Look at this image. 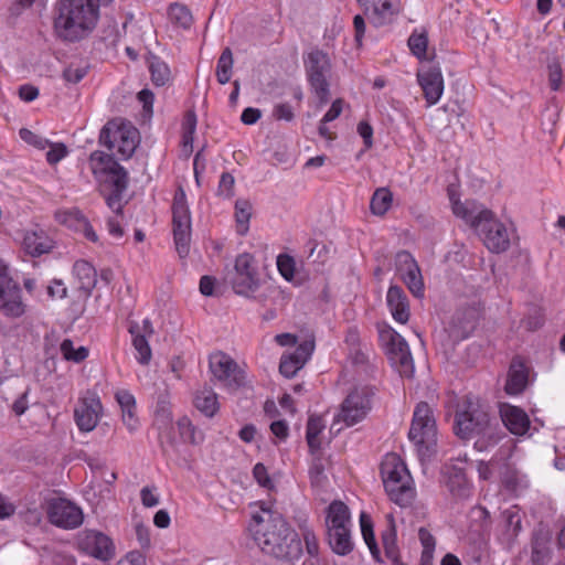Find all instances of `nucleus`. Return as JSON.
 <instances>
[{"label":"nucleus","instance_id":"nucleus-1","mask_svg":"<svg viewBox=\"0 0 565 565\" xmlns=\"http://www.w3.org/2000/svg\"><path fill=\"white\" fill-rule=\"evenodd\" d=\"M249 531L262 551L281 559H297L302 553L298 533L285 518L271 508H260L249 524Z\"/></svg>","mask_w":565,"mask_h":565},{"label":"nucleus","instance_id":"nucleus-2","mask_svg":"<svg viewBox=\"0 0 565 565\" xmlns=\"http://www.w3.org/2000/svg\"><path fill=\"white\" fill-rule=\"evenodd\" d=\"M113 0H65L55 20V31L65 41L88 36L97 25L100 8Z\"/></svg>","mask_w":565,"mask_h":565},{"label":"nucleus","instance_id":"nucleus-3","mask_svg":"<svg viewBox=\"0 0 565 565\" xmlns=\"http://www.w3.org/2000/svg\"><path fill=\"white\" fill-rule=\"evenodd\" d=\"M455 433L461 439L476 438L475 448L484 451L501 438L497 422H492L486 407L478 402L467 401L457 413Z\"/></svg>","mask_w":565,"mask_h":565},{"label":"nucleus","instance_id":"nucleus-4","mask_svg":"<svg viewBox=\"0 0 565 565\" xmlns=\"http://www.w3.org/2000/svg\"><path fill=\"white\" fill-rule=\"evenodd\" d=\"M381 477L386 494L395 504L406 508L416 498V488L404 460L394 452L386 454L381 463Z\"/></svg>","mask_w":565,"mask_h":565},{"label":"nucleus","instance_id":"nucleus-5","mask_svg":"<svg viewBox=\"0 0 565 565\" xmlns=\"http://www.w3.org/2000/svg\"><path fill=\"white\" fill-rule=\"evenodd\" d=\"M408 437L422 458L428 459L435 454L437 446L436 419L427 403L420 402L415 407Z\"/></svg>","mask_w":565,"mask_h":565},{"label":"nucleus","instance_id":"nucleus-6","mask_svg":"<svg viewBox=\"0 0 565 565\" xmlns=\"http://www.w3.org/2000/svg\"><path fill=\"white\" fill-rule=\"evenodd\" d=\"M99 142L115 151L121 159H128L137 148L139 132L130 122L115 119L104 126Z\"/></svg>","mask_w":565,"mask_h":565},{"label":"nucleus","instance_id":"nucleus-7","mask_svg":"<svg viewBox=\"0 0 565 565\" xmlns=\"http://www.w3.org/2000/svg\"><path fill=\"white\" fill-rule=\"evenodd\" d=\"M303 65L310 88L319 99L326 104L330 97V83L332 65L330 57L321 50H312L303 56Z\"/></svg>","mask_w":565,"mask_h":565},{"label":"nucleus","instance_id":"nucleus-8","mask_svg":"<svg viewBox=\"0 0 565 565\" xmlns=\"http://www.w3.org/2000/svg\"><path fill=\"white\" fill-rule=\"evenodd\" d=\"M380 340L391 365L401 376L411 377L414 373V360L406 340L391 327L380 330Z\"/></svg>","mask_w":565,"mask_h":565},{"label":"nucleus","instance_id":"nucleus-9","mask_svg":"<svg viewBox=\"0 0 565 565\" xmlns=\"http://www.w3.org/2000/svg\"><path fill=\"white\" fill-rule=\"evenodd\" d=\"M191 212L186 201L185 192L179 188L172 203V231L175 249L180 257H185L190 250L191 242Z\"/></svg>","mask_w":565,"mask_h":565},{"label":"nucleus","instance_id":"nucleus-10","mask_svg":"<svg viewBox=\"0 0 565 565\" xmlns=\"http://www.w3.org/2000/svg\"><path fill=\"white\" fill-rule=\"evenodd\" d=\"M74 544L78 552L100 562H109L116 555L114 540L98 530L84 529L77 532Z\"/></svg>","mask_w":565,"mask_h":565},{"label":"nucleus","instance_id":"nucleus-11","mask_svg":"<svg viewBox=\"0 0 565 565\" xmlns=\"http://www.w3.org/2000/svg\"><path fill=\"white\" fill-rule=\"evenodd\" d=\"M372 392L367 387H356L342 402L335 422L353 426L363 420L371 409Z\"/></svg>","mask_w":565,"mask_h":565},{"label":"nucleus","instance_id":"nucleus-12","mask_svg":"<svg viewBox=\"0 0 565 565\" xmlns=\"http://www.w3.org/2000/svg\"><path fill=\"white\" fill-rule=\"evenodd\" d=\"M451 211L454 215L462 220L475 231L479 230L487 217H490V210L478 203L476 200L461 201L458 190L454 184L447 188Z\"/></svg>","mask_w":565,"mask_h":565},{"label":"nucleus","instance_id":"nucleus-13","mask_svg":"<svg viewBox=\"0 0 565 565\" xmlns=\"http://www.w3.org/2000/svg\"><path fill=\"white\" fill-rule=\"evenodd\" d=\"M46 514L49 521L63 530H74L84 522L83 510L64 498H53L47 501Z\"/></svg>","mask_w":565,"mask_h":565},{"label":"nucleus","instance_id":"nucleus-14","mask_svg":"<svg viewBox=\"0 0 565 565\" xmlns=\"http://www.w3.org/2000/svg\"><path fill=\"white\" fill-rule=\"evenodd\" d=\"M89 168L97 180L109 184H117L119 190L127 188V172L113 156L103 151L92 152L89 156Z\"/></svg>","mask_w":565,"mask_h":565},{"label":"nucleus","instance_id":"nucleus-15","mask_svg":"<svg viewBox=\"0 0 565 565\" xmlns=\"http://www.w3.org/2000/svg\"><path fill=\"white\" fill-rule=\"evenodd\" d=\"M232 286L237 295L252 296L259 286L256 260L252 254L243 253L235 259Z\"/></svg>","mask_w":565,"mask_h":565},{"label":"nucleus","instance_id":"nucleus-16","mask_svg":"<svg viewBox=\"0 0 565 565\" xmlns=\"http://www.w3.org/2000/svg\"><path fill=\"white\" fill-rule=\"evenodd\" d=\"M209 362L213 376L226 388L236 390L244 384V371L228 354L215 352L210 355Z\"/></svg>","mask_w":565,"mask_h":565},{"label":"nucleus","instance_id":"nucleus-17","mask_svg":"<svg viewBox=\"0 0 565 565\" xmlns=\"http://www.w3.org/2000/svg\"><path fill=\"white\" fill-rule=\"evenodd\" d=\"M483 224L476 232L481 237L484 246L492 253H502L510 246V233L507 226L499 221L492 211Z\"/></svg>","mask_w":565,"mask_h":565},{"label":"nucleus","instance_id":"nucleus-18","mask_svg":"<svg viewBox=\"0 0 565 565\" xmlns=\"http://www.w3.org/2000/svg\"><path fill=\"white\" fill-rule=\"evenodd\" d=\"M103 415V405L95 393L79 398L74 411L75 423L81 431L89 433L96 428Z\"/></svg>","mask_w":565,"mask_h":565},{"label":"nucleus","instance_id":"nucleus-19","mask_svg":"<svg viewBox=\"0 0 565 565\" xmlns=\"http://www.w3.org/2000/svg\"><path fill=\"white\" fill-rule=\"evenodd\" d=\"M416 78L423 90L426 106L431 107L436 105L440 100L445 89L440 67L435 65L423 66L417 71Z\"/></svg>","mask_w":565,"mask_h":565},{"label":"nucleus","instance_id":"nucleus-20","mask_svg":"<svg viewBox=\"0 0 565 565\" xmlns=\"http://www.w3.org/2000/svg\"><path fill=\"white\" fill-rule=\"evenodd\" d=\"M372 26L390 24L398 13L399 0H358Z\"/></svg>","mask_w":565,"mask_h":565},{"label":"nucleus","instance_id":"nucleus-21","mask_svg":"<svg viewBox=\"0 0 565 565\" xmlns=\"http://www.w3.org/2000/svg\"><path fill=\"white\" fill-rule=\"evenodd\" d=\"M315 350V342L306 340L297 345L294 352H286L281 355L279 371L286 377H292L310 359Z\"/></svg>","mask_w":565,"mask_h":565},{"label":"nucleus","instance_id":"nucleus-22","mask_svg":"<svg viewBox=\"0 0 565 565\" xmlns=\"http://www.w3.org/2000/svg\"><path fill=\"white\" fill-rule=\"evenodd\" d=\"M129 331L132 335V345L137 352V361L141 364H148L152 356L148 341V338L153 333L150 320L145 319L142 321V326H139L138 323L131 324Z\"/></svg>","mask_w":565,"mask_h":565},{"label":"nucleus","instance_id":"nucleus-23","mask_svg":"<svg viewBox=\"0 0 565 565\" xmlns=\"http://www.w3.org/2000/svg\"><path fill=\"white\" fill-rule=\"evenodd\" d=\"M26 309L22 300V291L18 282L0 289V311L9 318H20Z\"/></svg>","mask_w":565,"mask_h":565},{"label":"nucleus","instance_id":"nucleus-24","mask_svg":"<svg viewBox=\"0 0 565 565\" xmlns=\"http://www.w3.org/2000/svg\"><path fill=\"white\" fill-rule=\"evenodd\" d=\"M54 246L52 238L42 228L26 230L22 238V247L31 256L49 253Z\"/></svg>","mask_w":565,"mask_h":565},{"label":"nucleus","instance_id":"nucleus-25","mask_svg":"<svg viewBox=\"0 0 565 565\" xmlns=\"http://www.w3.org/2000/svg\"><path fill=\"white\" fill-rule=\"evenodd\" d=\"M500 416L504 426L513 435L523 436L530 428V419L527 414L520 407L512 405H502Z\"/></svg>","mask_w":565,"mask_h":565},{"label":"nucleus","instance_id":"nucleus-26","mask_svg":"<svg viewBox=\"0 0 565 565\" xmlns=\"http://www.w3.org/2000/svg\"><path fill=\"white\" fill-rule=\"evenodd\" d=\"M529 382V370L520 358L512 360L507 376L504 390L509 395L522 393Z\"/></svg>","mask_w":565,"mask_h":565},{"label":"nucleus","instance_id":"nucleus-27","mask_svg":"<svg viewBox=\"0 0 565 565\" xmlns=\"http://www.w3.org/2000/svg\"><path fill=\"white\" fill-rule=\"evenodd\" d=\"M386 302L394 320L398 323H406L409 319L408 300L398 286H391L387 290Z\"/></svg>","mask_w":565,"mask_h":565},{"label":"nucleus","instance_id":"nucleus-28","mask_svg":"<svg viewBox=\"0 0 565 565\" xmlns=\"http://www.w3.org/2000/svg\"><path fill=\"white\" fill-rule=\"evenodd\" d=\"M121 409V420L130 433L137 431L139 428V418L136 414L135 396L127 390L117 391L115 394Z\"/></svg>","mask_w":565,"mask_h":565},{"label":"nucleus","instance_id":"nucleus-29","mask_svg":"<svg viewBox=\"0 0 565 565\" xmlns=\"http://www.w3.org/2000/svg\"><path fill=\"white\" fill-rule=\"evenodd\" d=\"M443 482L454 497L469 495V484L461 468L446 466L443 470Z\"/></svg>","mask_w":565,"mask_h":565},{"label":"nucleus","instance_id":"nucleus-30","mask_svg":"<svg viewBox=\"0 0 565 565\" xmlns=\"http://www.w3.org/2000/svg\"><path fill=\"white\" fill-rule=\"evenodd\" d=\"M351 514L349 508L342 501L330 503L326 515L327 531L351 527Z\"/></svg>","mask_w":565,"mask_h":565},{"label":"nucleus","instance_id":"nucleus-31","mask_svg":"<svg viewBox=\"0 0 565 565\" xmlns=\"http://www.w3.org/2000/svg\"><path fill=\"white\" fill-rule=\"evenodd\" d=\"M194 406L206 417H213L220 409L217 394L212 388L199 390L194 396Z\"/></svg>","mask_w":565,"mask_h":565},{"label":"nucleus","instance_id":"nucleus-32","mask_svg":"<svg viewBox=\"0 0 565 565\" xmlns=\"http://www.w3.org/2000/svg\"><path fill=\"white\" fill-rule=\"evenodd\" d=\"M328 541L332 551L339 555H347L353 548L351 527L327 531Z\"/></svg>","mask_w":565,"mask_h":565},{"label":"nucleus","instance_id":"nucleus-33","mask_svg":"<svg viewBox=\"0 0 565 565\" xmlns=\"http://www.w3.org/2000/svg\"><path fill=\"white\" fill-rule=\"evenodd\" d=\"M296 522L299 531L298 535H301L307 553L312 557L318 556L319 542L312 526L309 524L308 516L300 515L296 519Z\"/></svg>","mask_w":565,"mask_h":565},{"label":"nucleus","instance_id":"nucleus-34","mask_svg":"<svg viewBox=\"0 0 565 565\" xmlns=\"http://www.w3.org/2000/svg\"><path fill=\"white\" fill-rule=\"evenodd\" d=\"M73 274L78 280L79 287L84 290H92L97 281V274L92 264L79 259L73 266Z\"/></svg>","mask_w":565,"mask_h":565},{"label":"nucleus","instance_id":"nucleus-35","mask_svg":"<svg viewBox=\"0 0 565 565\" xmlns=\"http://www.w3.org/2000/svg\"><path fill=\"white\" fill-rule=\"evenodd\" d=\"M326 428L324 420L321 416L311 415L307 423L306 438L310 450L317 451L321 448V434Z\"/></svg>","mask_w":565,"mask_h":565},{"label":"nucleus","instance_id":"nucleus-36","mask_svg":"<svg viewBox=\"0 0 565 565\" xmlns=\"http://www.w3.org/2000/svg\"><path fill=\"white\" fill-rule=\"evenodd\" d=\"M393 194L387 188H379L371 198L370 209L374 215L383 216L392 206Z\"/></svg>","mask_w":565,"mask_h":565},{"label":"nucleus","instance_id":"nucleus-37","mask_svg":"<svg viewBox=\"0 0 565 565\" xmlns=\"http://www.w3.org/2000/svg\"><path fill=\"white\" fill-rule=\"evenodd\" d=\"M252 216V204L245 199H238L235 202V222L236 232L245 235L249 228V220Z\"/></svg>","mask_w":565,"mask_h":565},{"label":"nucleus","instance_id":"nucleus-38","mask_svg":"<svg viewBox=\"0 0 565 565\" xmlns=\"http://www.w3.org/2000/svg\"><path fill=\"white\" fill-rule=\"evenodd\" d=\"M388 529L382 534V542L386 556L395 563H398V550L396 546V531L394 519L391 514L387 515Z\"/></svg>","mask_w":565,"mask_h":565},{"label":"nucleus","instance_id":"nucleus-39","mask_svg":"<svg viewBox=\"0 0 565 565\" xmlns=\"http://www.w3.org/2000/svg\"><path fill=\"white\" fill-rule=\"evenodd\" d=\"M149 71L151 74V81L157 86H164L171 79L169 65L158 57H152L150 60Z\"/></svg>","mask_w":565,"mask_h":565},{"label":"nucleus","instance_id":"nucleus-40","mask_svg":"<svg viewBox=\"0 0 565 565\" xmlns=\"http://www.w3.org/2000/svg\"><path fill=\"white\" fill-rule=\"evenodd\" d=\"M179 434L183 441L200 445L204 440V434L199 430L188 417H182L177 423Z\"/></svg>","mask_w":565,"mask_h":565},{"label":"nucleus","instance_id":"nucleus-41","mask_svg":"<svg viewBox=\"0 0 565 565\" xmlns=\"http://www.w3.org/2000/svg\"><path fill=\"white\" fill-rule=\"evenodd\" d=\"M233 64L234 61L232 51L226 47L223 50L221 56L218 57L216 65V78L220 84L224 85L230 82L232 77Z\"/></svg>","mask_w":565,"mask_h":565},{"label":"nucleus","instance_id":"nucleus-42","mask_svg":"<svg viewBox=\"0 0 565 565\" xmlns=\"http://www.w3.org/2000/svg\"><path fill=\"white\" fill-rule=\"evenodd\" d=\"M169 19L170 21L183 29H189L193 23V17L191 14V11L188 9V7L174 3L169 7Z\"/></svg>","mask_w":565,"mask_h":565},{"label":"nucleus","instance_id":"nucleus-43","mask_svg":"<svg viewBox=\"0 0 565 565\" xmlns=\"http://www.w3.org/2000/svg\"><path fill=\"white\" fill-rule=\"evenodd\" d=\"M360 525H361L362 536H363L370 552L372 553L373 556H377L379 548H377L374 532H373L372 520L364 512H362L360 514Z\"/></svg>","mask_w":565,"mask_h":565},{"label":"nucleus","instance_id":"nucleus-44","mask_svg":"<svg viewBox=\"0 0 565 565\" xmlns=\"http://www.w3.org/2000/svg\"><path fill=\"white\" fill-rule=\"evenodd\" d=\"M61 353L65 360L79 363L88 356V349L83 345L75 348L73 341L66 339L61 344Z\"/></svg>","mask_w":565,"mask_h":565},{"label":"nucleus","instance_id":"nucleus-45","mask_svg":"<svg viewBox=\"0 0 565 565\" xmlns=\"http://www.w3.org/2000/svg\"><path fill=\"white\" fill-rule=\"evenodd\" d=\"M502 482L508 490L513 492H518L529 486L526 476L514 469H507Z\"/></svg>","mask_w":565,"mask_h":565},{"label":"nucleus","instance_id":"nucleus-46","mask_svg":"<svg viewBox=\"0 0 565 565\" xmlns=\"http://www.w3.org/2000/svg\"><path fill=\"white\" fill-rule=\"evenodd\" d=\"M403 281L415 297L420 298L424 296L425 287L419 266H413V270L404 276Z\"/></svg>","mask_w":565,"mask_h":565},{"label":"nucleus","instance_id":"nucleus-47","mask_svg":"<svg viewBox=\"0 0 565 565\" xmlns=\"http://www.w3.org/2000/svg\"><path fill=\"white\" fill-rule=\"evenodd\" d=\"M428 46V39L425 32H414L408 39L411 52L418 58L425 60Z\"/></svg>","mask_w":565,"mask_h":565},{"label":"nucleus","instance_id":"nucleus-48","mask_svg":"<svg viewBox=\"0 0 565 565\" xmlns=\"http://www.w3.org/2000/svg\"><path fill=\"white\" fill-rule=\"evenodd\" d=\"M502 516L505 523V531L512 537L516 536L521 531V514L518 507H511L507 509Z\"/></svg>","mask_w":565,"mask_h":565},{"label":"nucleus","instance_id":"nucleus-49","mask_svg":"<svg viewBox=\"0 0 565 565\" xmlns=\"http://www.w3.org/2000/svg\"><path fill=\"white\" fill-rule=\"evenodd\" d=\"M418 539L423 546L420 559L425 562H433L436 546L435 537L427 529L420 527L418 530Z\"/></svg>","mask_w":565,"mask_h":565},{"label":"nucleus","instance_id":"nucleus-50","mask_svg":"<svg viewBox=\"0 0 565 565\" xmlns=\"http://www.w3.org/2000/svg\"><path fill=\"white\" fill-rule=\"evenodd\" d=\"M195 128L196 116L193 111H188L182 121V145L184 148H192Z\"/></svg>","mask_w":565,"mask_h":565},{"label":"nucleus","instance_id":"nucleus-51","mask_svg":"<svg viewBox=\"0 0 565 565\" xmlns=\"http://www.w3.org/2000/svg\"><path fill=\"white\" fill-rule=\"evenodd\" d=\"M396 270L403 279L404 276L408 275L413 270V266L417 267L418 264L415 258L406 250L397 253L395 257Z\"/></svg>","mask_w":565,"mask_h":565},{"label":"nucleus","instance_id":"nucleus-52","mask_svg":"<svg viewBox=\"0 0 565 565\" xmlns=\"http://www.w3.org/2000/svg\"><path fill=\"white\" fill-rule=\"evenodd\" d=\"M277 268L280 275L287 280L291 281L295 278L296 263L295 259L287 255L280 254L277 257Z\"/></svg>","mask_w":565,"mask_h":565},{"label":"nucleus","instance_id":"nucleus-53","mask_svg":"<svg viewBox=\"0 0 565 565\" xmlns=\"http://www.w3.org/2000/svg\"><path fill=\"white\" fill-rule=\"evenodd\" d=\"M531 559L534 565H545L548 562L550 550L544 542L536 540L533 543Z\"/></svg>","mask_w":565,"mask_h":565},{"label":"nucleus","instance_id":"nucleus-54","mask_svg":"<svg viewBox=\"0 0 565 565\" xmlns=\"http://www.w3.org/2000/svg\"><path fill=\"white\" fill-rule=\"evenodd\" d=\"M234 184L235 179L231 173H222L218 182L217 194L225 199L232 198L234 194Z\"/></svg>","mask_w":565,"mask_h":565},{"label":"nucleus","instance_id":"nucleus-55","mask_svg":"<svg viewBox=\"0 0 565 565\" xmlns=\"http://www.w3.org/2000/svg\"><path fill=\"white\" fill-rule=\"evenodd\" d=\"M113 185V192L106 196V203L108 207L116 213V215H120L122 210L121 195L125 192L126 188L118 189L117 184Z\"/></svg>","mask_w":565,"mask_h":565},{"label":"nucleus","instance_id":"nucleus-56","mask_svg":"<svg viewBox=\"0 0 565 565\" xmlns=\"http://www.w3.org/2000/svg\"><path fill=\"white\" fill-rule=\"evenodd\" d=\"M253 476L260 487L268 490L274 489V482L268 475L267 468L263 463H256L254 466Z\"/></svg>","mask_w":565,"mask_h":565},{"label":"nucleus","instance_id":"nucleus-57","mask_svg":"<svg viewBox=\"0 0 565 565\" xmlns=\"http://www.w3.org/2000/svg\"><path fill=\"white\" fill-rule=\"evenodd\" d=\"M86 74H87L86 66H79V65L72 64L64 70L63 77L66 82L76 84L79 81H82Z\"/></svg>","mask_w":565,"mask_h":565},{"label":"nucleus","instance_id":"nucleus-58","mask_svg":"<svg viewBox=\"0 0 565 565\" xmlns=\"http://www.w3.org/2000/svg\"><path fill=\"white\" fill-rule=\"evenodd\" d=\"M67 148L63 143H52L46 152V160L51 164L60 162L67 156Z\"/></svg>","mask_w":565,"mask_h":565},{"label":"nucleus","instance_id":"nucleus-59","mask_svg":"<svg viewBox=\"0 0 565 565\" xmlns=\"http://www.w3.org/2000/svg\"><path fill=\"white\" fill-rule=\"evenodd\" d=\"M548 82L552 90H558L562 84V68L558 62L548 64Z\"/></svg>","mask_w":565,"mask_h":565},{"label":"nucleus","instance_id":"nucleus-60","mask_svg":"<svg viewBox=\"0 0 565 565\" xmlns=\"http://www.w3.org/2000/svg\"><path fill=\"white\" fill-rule=\"evenodd\" d=\"M19 135L23 141H25L30 145H33L34 147L40 148V149H44L46 147V145L49 143V141L46 139L41 138L40 136L35 135L34 132H32L31 130H29L26 128L20 129Z\"/></svg>","mask_w":565,"mask_h":565},{"label":"nucleus","instance_id":"nucleus-61","mask_svg":"<svg viewBox=\"0 0 565 565\" xmlns=\"http://www.w3.org/2000/svg\"><path fill=\"white\" fill-rule=\"evenodd\" d=\"M116 565H146V556L140 551H130Z\"/></svg>","mask_w":565,"mask_h":565},{"label":"nucleus","instance_id":"nucleus-62","mask_svg":"<svg viewBox=\"0 0 565 565\" xmlns=\"http://www.w3.org/2000/svg\"><path fill=\"white\" fill-rule=\"evenodd\" d=\"M135 533L139 545L142 548H148L151 542L149 527L143 523L138 522L135 524Z\"/></svg>","mask_w":565,"mask_h":565},{"label":"nucleus","instance_id":"nucleus-63","mask_svg":"<svg viewBox=\"0 0 565 565\" xmlns=\"http://www.w3.org/2000/svg\"><path fill=\"white\" fill-rule=\"evenodd\" d=\"M106 225H107L108 233L114 238H120L124 236V228L121 225V215H115V216L108 217Z\"/></svg>","mask_w":565,"mask_h":565},{"label":"nucleus","instance_id":"nucleus-64","mask_svg":"<svg viewBox=\"0 0 565 565\" xmlns=\"http://www.w3.org/2000/svg\"><path fill=\"white\" fill-rule=\"evenodd\" d=\"M141 502L147 508H153L159 504V497L154 488L145 487L140 491Z\"/></svg>","mask_w":565,"mask_h":565}]
</instances>
